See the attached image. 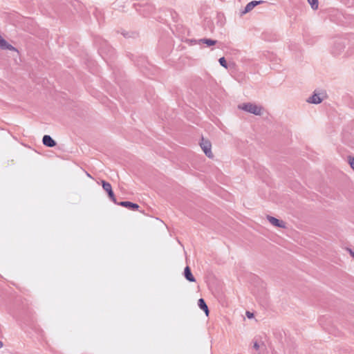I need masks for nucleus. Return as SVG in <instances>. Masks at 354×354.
I'll use <instances>...</instances> for the list:
<instances>
[{
  "label": "nucleus",
  "instance_id": "nucleus-12",
  "mask_svg": "<svg viewBox=\"0 0 354 354\" xmlns=\"http://www.w3.org/2000/svg\"><path fill=\"white\" fill-rule=\"evenodd\" d=\"M198 304L199 308L201 309H202L203 310H204L205 314L207 315H208L209 310H208V308H207V306L206 303L205 302V300L203 299H199Z\"/></svg>",
  "mask_w": 354,
  "mask_h": 354
},
{
  "label": "nucleus",
  "instance_id": "nucleus-11",
  "mask_svg": "<svg viewBox=\"0 0 354 354\" xmlns=\"http://www.w3.org/2000/svg\"><path fill=\"white\" fill-rule=\"evenodd\" d=\"M184 276L185 279L190 282H194L196 281L189 266L185 267L184 270Z\"/></svg>",
  "mask_w": 354,
  "mask_h": 354
},
{
  "label": "nucleus",
  "instance_id": "nucleus-14",
  "mask_svg": "<svg viewBox=\"0 0 354 354\" xmlns=\"http://www.w3.org/2000/svg\"><path fill=\"white\" fill-rule=\"evenodd\" d=\"M308 3L310 4L311 8L313 10H316L318 8V1L317 0H308Z\"/></svg>",
  "mask_w": 354,
  "mask_h": 354
},
{
  "label": "nucleus",
  "instance_id": "nucleus-7",
  "mask_svg": "<svg viewBox=\"0 0 354 354\" xmlns=\"http://www.w3.org/2000/svg\"><path fill=\"white\" fill-rule=\"evenodd\" d=\"M43 144L48 147H53L56 145V142L48 135H45L42 139Z\"/></svg>",
  "mask_w": 354,
  "mask_h": 354
},
{
  "label": "nucleus",
  "instance_id": "nucleus-15",
  "mask_svg": "<svg viewBox=\"0 0 354 354\" xmlns=\"http://www.w3.org/2000/svg\"><path fill=\"white\" fill-rule=\"evenodd\" d=\"M354 53V46H348L346 51L344 53V55L350 56Z\"/></svg>",
  "mask_w": 354,
  "mask_h": 354
},
{
  "label": "nucleus",
  "instance_id": "nucleus-2",
  "mask_svg": "<svg viewBox=\"0 0 354 354\" xmlns=\"http://www.w3.org/2000/svg\"><path fill=\"white\" fill-rule=\"evenodd\" d=\"M344 48L345 41L342 39H339L334 43L331 51L334 55H339L344 52Z\"/></svg>",
  "mask_w": 354,
  "mask_h": 354
},
{
  "label": "nucleus",
  "instance_id": "nucleus-8",
  "mask_svg": "<svg viewBox=\"0 0 354 354\" xmlns=\"http://www.w3.org/2000/svg\"><path fill=\"white\" fill-rule=\"evenodd\" d=\"M262 1H252L250 3H248L246 6L245 7V9L243 11H242V14H245L250 11H251L256 6L261 3Z\"/></svg>",
  "mask_w": 354,
  "mask_h": 354
},
{
  "label": "nucleus",
  "instance_id": "nucleus-17",
  "mask_svg": "<svg viewBox=\"0 0 354 354\" xmlns=\"http://www.w3.org/2000/svg\"><path fill=\"white\" fill-rule=\"evenodd\" d=\"M348 162L351 167L354 170V158L349 157Z\"/></svg>",
  "mask_w": 354,
  "mask_h": 354
},
{
  "label": "nucleus",
  "instance_id": "nucleus-10",
  "mask_svg": "<svg viewBox=\"0 0 354 354\" xmlns=\"http://www.w3.org/2000/svg\"><path fill=\"white\" fill-rule=\"evenodd\" d=\"M307 102L317 104L322 102V98L320 97L319 94L314 93L313 95L308 99Z\"/></svg>",
  "mask_w": 354,
  "mask_h": 354
},
{
  "label": "nucleus",
  "instance_id": "nucleus-9",
  "mask_svg": "<svg viewBox=\"0 0 354 354\" xmlns=\"http://www.w3.org/2000/svg\"><path fill=\"white\" fill-rule=\"evenodd\" d=\"M116 204H118V203ZM118 205L133 210H137L139 208V205L138 204L129 201H122L119 203Z\"/></svg>",
  "mask_w": 354,
  "mask_h": 354
},
{
  "label": "nucleus",
  "instance_id": "nucleus-1",
  "mask_svg": "<svg viewBox=\"0 0 354 354\" xmlns=\"http://www.w3.org/2000/svg\"><path fill=\"white\" fill-rule=\"evenodd\" d=\"M238 107L240 109L256 115H261L262 114V107L253 103H244L239 104Z\"/></svg>",
  "mask_w": 354,
  "mask_h": 354
},
{
  "label": "nucleus",
  "instance_id": "nucleus-20",
  "mask_svg": "<svg viewBox=\"0 0 354 354\" xmlns=\"http://www.w3.org/2000/svg\"><path fill=\"white\" fill-rule=\"evenodd\" d=\"M3 346V342L0 340V348H2Z\"/></svg>",
  "mask_w": 354,
  "mask_h": 354
},
{
  "label": "nucleus",
  "instance_id": "nucleus-5",
  "mask_svg": "<svg viewBox=\"0 0 354 354\" xmlns=\"http://www.w3.org/2000/svg\"><path fill=\"white\" fill-rule=\"evenodd\" d=\"M267 219L274 226L281 227V228L286 227V224L283 221H280L273 216H268Z\"/></svg>",
  "mask_w": 354,
  "mask_h": 354
},
{
  "label": "nucleus",
  "instance_id": "nucleus-19",
  "mask_svg": "<svg viewBox=\"0 0 354 354\" xmlns=\"http://www.w3.org/2000/svg\"><path fill=\"white\" fill-rule=\"evenodd\" d=\"M246 315L248 318H252L253 317V313H250L249 311H247L246 312Z\"/></svg>",
  "mask_w": 354,
  "mask_h": 354
},
{
  "label": "nucleus",
  "instance_id": "nucleus-18",
  "mask_svg": "<svg viewBox=\"0 0 354 354\" xmlns=\"http://www.w3.org/2000/svg\"><path fill=\"white\" fill-rule=\"evenodd\" d=\"M253 347H254V348H255L256 350H259V348H260V345L259 344V343H258L257 342H254Z\"/></svg>",
  "mask_w": 354,
  "mask_h": 354
},
{
  "label": "nucleus",
  "instance_id": "nucleus-4",
  "mask_svg": "<svg viewBox=\"0 0 354 354\" xmlns=\"http://www.w3.org/2000/svg\"><path fill=\"white\" fill-rule=\"evenodd\" d=\"M102 187L107 192V194H108L109 198H111V200L114 203H117L116 199L115 198V195H114V193H113V192L112 190V187H111V184L109 183H108V182L102 180Z\"/></svg>",
  "mask_w": 354,
  "mask_h": 354
},
{
  "label": "nucleus",
  "instance_id": "nucleus-13",
  "mask_svg": "<svg viewBox=\"0 0 354 354\" xmlns=\"http://www.w3.org/2000/svg\"><path fill=\"white\" fill-rule=\"evenodd\" d=\"M200 43L205 44L208 46H213L216 44V40H213L211 39H202L199 41Z\"/></svg>",
  "mask_w": 354,
  "mask_h": 354
},
{
  "label": "nucleus",
  "instance_id": "nucleus-3",
  "mask_svg": "<svg viewBox=\"0 0 354 354\" xmlns=\"http://www.w3.org/2000/svg\"><path fill=\"white\" fill-rule=\"evenodd\" d=\"M201 147L208 158H212L213 154L211 150L212 145L209 140H204L203 138L200 143Z\"/></svg>",
  "mask_w": 354,
  "mask_h": 354
},
{
  "label": "nucleus",
  "instance_id": "nucleus-16",
  "mask_svg": "<svg viewBox=\"0 0 354 354\" xmlns=\"http://www.w3.org/2000/svg\"><path fill=\"white\" fill-rule=\"evenodd\" d=\"M218 62H219V64L223 66L224 68H227V62L225 59V57H221L219 59H218Z\"/></svg>",
  "mask_w": 354,
  "mask_h": 354
},
{
  "label": "nucleus",
  "instance_id": "nucleus-6",
  "mask_svg": "<svg viewBox=\"0 0 354 354\" xmlns=\"http://www.w3.org/2000/svg\"><path fill=\"white\" fill-rule=\"evenodd\" d=\"M0 48L1 49H8L10 50L17 51L15 47L8 44L1 35H0Z\"/></svg>",
  "mask_w": 354,
  "mask_h": 354
}]
</instances>
